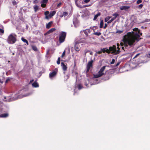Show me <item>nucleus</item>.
Listing matches in <instances>:
<instances>
[{"label": "nucleus", "instance_id": "ea45409f", "mask_svg": "<svg viewBox=\"0 0 150 150\" xmlns=\"http://www.w3.org/2000/svg\"><path fill=\"white\" fill-rule=\"evenodd\" d=\"M102 53V51H101H101L96 52V53H98V54H101Z\"/></svg>", "mask_w": 150, "mask_h": 150}, {"label": "nucleus", "instance_id": "a878e982", "mask_svg": "<svg viewBox=\"0 0 150 150\" xmlns=\"http://www.w3.org/2000/svg\"><path fill=\"white\" fill-rule=\"evenodd\" d=\"M88 52H90V54L91 55H92L93 54V53L92 52H90L89 50H87L85 51V56L86 55V53H87Z\"/></svg>", "mask_w": 150, "mask_h": 150}, {"label": "nucleus", "instance_id": "dca6fc26", "mask_svg": "<svg viewBox=\"0 0 150 150\" xmlns=\"http://www.w3.org/2000/svg\"><path fill=\"white\" fill-rule=\"evenodd\" d=\"M52 23V21H50L46 25V28L47 29H49L50 28L51 26Z\"/></svg>", "mask_w": 150, "mask_h": 150}, {"label": "nucleus", "instance_id": "39448f33", "mask_svg": "<svg viewBox=\"0 0 150 150\" xmlns=\"http://www.w3.org/2000/svg\"><path fill=\"white\" fill-rule=\"evenodd\" d=\"M66 36V33L65 32H62L59 35V40L60 43L63 42L65 39Z\"/></svg>", "mask_w": 150, "mask_h": 150}, {"label": "nucleus", "instance_id": "8fccbe9b", "mask_svg": "<svg viewBox=\"0 0 150 150\" xmlns=\"http://www.w3.org/2000/svg\"><path fill=\"white\" fill-rule=\"evenodd\" d=\"M148 57H150V53L149 54V55L148 56Z\"/></svg>", "mask_w": 150, "mask_h": 150}, {"label": "nucleus", "instance_id": "4468645a", "mask_svg": "<svg viewBox=\"0 0 150 150\" xmlns=\"http://www.w3.org/2000/svg\"><path fill=\"white\" fill-rule=\"evenodd\" d=\"M61 66L62 67V69L64 71H65L67 70V67L66 66L63 62H61Z\"/></svg>", "mask_w": 150, "mask_h": 150}, {"label": "nucleus", "instance_id": "a211bd4d", "mask_svg": "<svg viewBox=\"0 0 150 150\" xmlns=\"http://www.w3.org/2000/svg\"><path fill=\"white\" fill-rule=\"evenodd\" d=\"M32 86L35 88L38 87H39L38 84L37 82L36 81H35L32 84Z\"/></svg>", "mask_w": 150, "mask_h": 150}, {"label": "nucleus", "instance_id": "49530a36", "mask_svg": "<svg viewBox=\"0 0 150 150\" xmlns=\"http://www.w3.org/2000/svg\"><path fill=\"white\" fill-rule=\"evenodd\" d=\"M60 61L57 60V64H60Z\"/></svg>", "mask_w": 150, "mask_h": 150}, {"label": "nucleus", "instance_id": "5701e85b", "mask_svg": "<svg viewBox=\"0 0 150 150\" xmlns=\"http://www.w3.org/2000/svg\"><path fill=\"white\" fill-rule=\"evenodd\" d=\"M103 20H101L100 22V28H101L103 27Z\"/></svg>", "mask_w": 150, "mask_h": 150}, {"label": "nucleus", "instance_id": "603ef678", "mask_svg": "<svg viewBox=\"0 0 150 150\" xmlns=\"http://www.w3.org/2000/svg\"><path fill=\"white\" fill-rule=\"evenodd\" d=\"M75 92H74V95L75 94Z\"/></svg>", "mask_w": 150, "mask_h": 150}, {"label": "nucleus", "instance_id": "bb28decb", "mask_svg": "<svg viewBox=\"0 0 150 150\" xmlns=\"http://www.w3.org/2000/svg\"><path fill=\"white\" fill-rule=\"evenodd\" d=\"M78 88L79 90H80L82 88L83 86L81 84H79L78 85Z\"/></svg>", "mask_w": 150, "mask_h": 150}, {"label": "nucleus", "instance_id": "09e8293b", "mask_svg": "<svg viewBox=\"0 0 150 150\" xmlns=\"http://www.w3.org/2000/svg\"><path fill=\"white\" fill-rule=\"evenodd\" d=\"M60 57H59L58 58V61H60Z\"/></svg>", "mask_w": 150, "mask_h": 150}, {"label": "nucleus", "instance_id": "c85d7f7f", "mask_svg": "<svg viewBox=\"0 0 150 150\" xmlns=\"http://www.w3.org/2000/svg\"><path fill=\"white\" fill-rule=\"evenodd\" d=\"M4 30L0 28V35H2L4 33Z\"/></svg>", "mask_w": 150, "mask_h": 150}, {"label": "nucleus", "instance_id": "c03bdc74", "mask_svg": "<svg viewBox=\"0 0 150 150\" xmlns=\"http://www.w3.org/2000/svg\"><path fill=\"white\" fill-rule=\"evenodd\" d=\"M139 54H137L134 57V58H136L137 57L138 55H139Z\"/></svg>", "mask_w": 150, "mask_h": 150}, {"label": "nucleus", "instance_id": "9b49d317", "mask_svg": "<svg viewBox=\"0 0 150 150\" xmlns=\"http://www.w3.org/2000/svg\"><path fill=\"white\" fill-rule=\"evenodd\" d=\"M130 8V6H121L120 7V9L121 10H124L125 11H127Z\"/></svg>", "mask_w": 150, "mask_h": 150}, {"label": "nucleus", "instance_id": "f3484780", "mask_svg": "<svg viewBox=\"0 0 150 150\" xmlns=\"http://www.w3.org/2000/svg\"><path fill=\"white\" fill-rule=\"evenodd\" d=\"M8 114L7 113H3L0 115V117H6L8 116Z\"/></svg>", "mask_w": 150, "mask_h": 150}, {"label": "nucleus", "instance_id": "72a5a7b5", "mask_svg": "<svg viewBox=\"0 0 150 150\" xmlns=\"http://www.w3.org/2000/svg\"><path fill=\"white\" fill-rule=\"evenodd\" d=\"M87 31L89 32V31L88 30H85L84 32V33L86 35H88V33H87Z\"/></svg>", "mask_w": 150, "mask_h": 150}, {"label": "nucleus", "instance_id": "e433bc0d", "mask_svg": "<svg viewBox=\"0 0 150 150\" xmlns=\"http://www.w3.org/2000/svg\"><path fill=\"white\" fill-rule=\"evenodd\" d=\"M115 60L114 59H112V61L110 62L111 64H113L115 63Z\"/></svg>", "mask_w": 150, "mask_h": 150}, {"label": "nucleus", "instance_id": "423d86ee", "mask_svg": "<svg viewBox=\"0 0 150 150\" xmlns=\"http://www.w3.org/2000/svg\"><path fill=\"white\" fill-rule=\"evenodd\" d=\"M93 62V60H92L88 62L87 65V72H88L91 68L92 67V64Z\"/></svg>", "mask_w": 150, "mask_h": 150}, {"label": "nucleus", "instance_id": "f8f14e48", "mask_svg": "<svg viewBox=\"0 0 150 150\" xmlns=\"http://www.w3.org/2000/svg\"><path fill=\"white\" fill-rule=\"evenodd\" d=\"M56 30V29L55 28H52L51 29H50V30H49L46 33H45L44 35H46L47 34H50L53 31H54Z\"/></svg>", "mask_w": 150, "mask_h": 150}, {"label": "nucleus", "instance_id": "3c124183", "mask_svg": "<svg viewBox=\"0 0 150 150\" xmlns=\"http://www.w3.org/2000/svg\"><path fill=\"white\" fill-rule=\"evenodd\" d=\"M95 56H97V54H95Z\"/></svg>", "mask_w": 150, "mask_h": 150}, {"label": "nucleus", "instance_id": "6ab92c4d", "mask_svg": "<svg viewBox=\"0 0 150 150\" xmlns=\"http://www.w3.org/2000/svg\"><path fill=\"white\" fill-rule=\"evenodd\" d=\"M100 13H98L97 14L95 15L94 18L93 19V20L94 21H95L96 20L97 18L100 16Z\"/></svg>", "mask_w": 150, "mask_h": 150}, {"label": "nucleus", "instance_id": "aec40b11", "mask_svg": "<svg viewBox=\"0 0 150 150\" xmlns=\"http://www.w3.org/2000/svg\"><path fill=\"white\" fill-rule=\"evenodd\" d=\"M21 40L23 42H24L26 43L27 44V45H28L29 44H28V42L25 39L23 38H22Z\"/></svg>", "mask_w": 150, "mask_h": 150}, {"label": "nucleus", "instance_id": "58836bf2", "mask_svg": "<svg viewBox=\"0 0 150 150\" xmlns=\"http://www.w3.org/2000/svg\"><path fill=\"white\" fill-rule=\"evenodd\" d=\"M62 4V3L61 2L59 3L57 5V7H60Z\"/></svg>", "mask_w": 150, "mask_h": 150}, {"label": "nucleus", "instance_id": "393cba45", "mask_svg": "<svg viewBox=\"0 0 150 150\" xmlns=\"http://www.w3.org/2000/svg\"><path fill=\"white\" fill-rule=\"evenodd\" d=\"M111 18V17H109V16H108V17H106L105 19V22H107L110 19V18Z\"/></svg>", "mask_w": 150, "mask_h": 150}, {"label": "nucleus", "instance_id": "7c9ffc66", "mask_svg": "<svg viewBox=\"0 0 150 150\" xmlns=\"http://www.w3.org/2000/svg\"><path fill=\"white\" fill-rule=\"evenodd\" d=\"M46 4L44 3H41V6L43 8H44L45 7Z\"/></svg>", "mask_w": 150, "mask_h": 150}, {"label": "nucleus", "instance_id": "cd10ccee", "mask_svg": "<svg viewBox=\"0 0 150 150\" xmlns=\"http://www.w3.org/2000/svg\"><path fill=\"white\" fill-rule=\"evenodd\" d=\"M50 14L49 12L48 11H46L45 12V17L48 16Z\"/></svg>", "mask_w": 150, "mask_h": 150}, {"label": "nucleus", "instance_id": "473e14b6", "mask_svg": "<svg viewBox=\"0 0 150 150\" xmlns=\"http://www.w3.org/2000/svg\"><path fill=\"white\" fill-rule=\"evenodd\" d=\"M123 32L122 31L118 30L116 31V33H121Z\"/></svg>", "mask_w": 150, "mask_h": 150}, {"label": "nucleus", "instance_id": "9d476101", "mask_svg": "<svg viewBox=\"0 0 150 150\" xmlns=\"http://www.w3.org/2000/svg\"><path fill=\"white\" fill-rule=\"evenodd\" d=\"M73 23L74 26L76 28L79 25V21L77 18H75L73 20Z\"/></svg>", "mask_w": 150, "mask_h": 150}, {"label": "nucleus", "instance_id": "864d4df0", "mask_svg": "<svg viewBox=\"0 0 150 150\" xmlns=\"http://www.w3.org/2000/svg\"><path fill=\"white\" fill-rule=\"evenodd\" d=\"M34 2L35 3V1H34Z\"/></svg>", "mask_w": 150, "mask_h": 150}, {"label": "nucleus", "instance_id": "f257e3e1", "mask_svg": "<svg viewBox=\"0 0 150 150\" xmlns=\"http://www.w3.org/2000/svg\"><path fill=\"white\" fill-rule=\"evenodd\" d=\"M133 30L134 31L128 33L124 36L123 39L124 43L121 42L120 45L119 43L117 44V50L116 46L114 45L112 47H110L109 49L107 48L102 49L101 50L102 52L104 53L106 52L109 53L111 51V53L117 54L120 52V47L123 51H125V50L129 47L134 46L135 44V41H139V38L140 36L142 35V33H140V30L137 28L133 29Z\"/></svg>", "mask_w": 150, "mask_h": 150}, {"label": "nucleus", "instance_id": "2eb2a0df", "mask_svg": "<svg viewBox=\"0 0 150 150\" xmlns=\"http://www.w3.org/2000/svg\"><path fill=\"white\" fill-rule=\"evenodd\" d=\"M56 74V72L55 71H54L50 73L49 74V77L50 78H52Z\"/></svg>", "mask_w": 150, "mask_h": 150}, {"label": "nucleus", "instance_id": "7ed1b4c3", "mask_svg": "<svg viewBox=\"0 0 150 150\" xmlns=\"http://www.w3.org/2000/svg\"><path fill=\"white\" fill-rule=\"evenodd\" d=\"M33 93V92H31L27 94L23 95V96L20 95L17 96L18 95L17 94H16L15 95L16 96L14 97H13V98H10V97H4V98L5 99L7 98V99L5 100V101L6 102H10V101H12L13 100H16L18 98H23V97L29 96L31 95Z\"/></svg>", "mask_w": 150, "mask_h": 150}, {"label": "nucleus", "instance_id": "ddd939ff", "mask_svg": "<svg viewBox=\"0 0 150 150\" xmlns=\"http://www.w3.org/2000/svg\"><path fill=\"white\" fill-rule=\"evenodd\" d=\"M74 48L76 51H79L80 49V47L78 44L76 43L75 45Z\"/></svg>", "mask_w": 150, "mask_h": 150}, {"label": "nucleus", "instance_id": "a18cd8bd", "mask_svg": "<svg viewBox=\"0 0 150 150\" xmlns=\"http://www.w3.org/2000/svg\"><path fill=\"white\" fill-rule=\"evenodd\" d=\"M120 62H118V63H117V64H116V66L117 67L118 65H119L120 64Z\"/></svg>", "mask_w": 150, "mask_h": 150}, {"label": "nucleus", "instance_id": "412c9836", "mask_svg": "<svg viewBox=\"0 0 150 150\" xmlns=\"http://www.w3.org/2000/svg\"><path fill=\"white\" fill-rule=\"evenodd\" d=\"M34 11L35 12H36L39 9V7L38 6H35L34 7Z\"/></svg>", "mask_w": 150, "mask_h": 150}, {"label": "nucleus", "instance_id": "c756f323", "mask_svg": "<svg viewBox=\"0 0 150 150\" xmlns=\"http://www.w3.org/2000/svg\"><path fill=\"white\" fill-rule=\"evenodd\" d=\"M48 0H42L41 2V3H44L45 4H47Z\"/></svg>", "mask_w": 150, "mask_h": 150}, {"label": "nucleus", "instance_id": "37998d69", "mask_svg": "<svg viewBox=\"0 0 150 150\" xmlns=\"http://www.w3.org/2000/svg\"><path fill=\"white\" fill-rule=\"evenodd\" d=\"M107 24L106 23H105V26L104 27V28H105V29L107 27Z\"/></svg>", "mask_w": 150, "mask_h": 150}, {"label": "nucleus", "instance_id": "f03ea898", "mask_svg": "<svg viewBox=\"0 0 150 150\" xmlns=\"http://www.w3.org/2000/svg\"><path fill=\"white\" fill-rule=\"evenodd\" d=\"M106 67V66H105L103 67L100 68L97 74L94 75L93 78V80L94 82L93 83H90L91 86L92 85L96 84L99 83V81L96 78L100 77L105 74L106 72H105V70Z\"/></svg>", "mask_w": 150, "mask_h": 150}, {"label": "nucleus", "instance_id": "20e7f679", "mask_svg": "<svg viewBox=\"0 0 150 150\" xmlns=\"http://www.w3.org/2000/svg\"><path fill=\"white\" fill-rule=\"evenodd\" d=\"M16 40V35L14 34H11L8 36L7 41L10 44L14 43Z\"/></svg>", "mask_w": 150, "mask_h": 150}, {"label": "nucleus", "instance_id": "2f4dec72", "mask_svg": "<svg viewBox=\"0 0 150 150\" xmlns=\"http://www.w3.org/2000/svg\"><path fill=\"white\" fill-rule=\"evenodd\" d=\"M33 49L35 51H37L38 50V49L35 46H33L32 47Z\"/></svg>", "mask_w": 150, "mask_h": 150}, {"label": "nucleus", "instance_id": "de8ad7c7", "mask_svg": "<svg viewBox=\"0 0 150 150\" xmlns=\"http://www.w3.org/2000/svg\"><path fill=\"white\" fill-rule=\"evenodd\" d=\"M9 80H10L9 79H6V83L7 82H8V81Z\"/></svg>", "mask_w": 150, "mask_h": 150}, {"label": "nucleus", "instance_id": "4c0bfd02", "mask_svg": "<svg viewBox=\"0 0 150 150\" xmlns=\"http://www.w3.org/2000/svg\"><path fill=\"white\" fill-rule=\"evenodd\" d=\"M12 3L13 5H15L16 4H17V3L15 1H13Z\"/></svg>", "mask_w": 150, "mask_h": 150}, {"label": "nucleus", "instance_id": "a19ab883", "mask_svg": "<svg viewBox=\"0 0 150 150\" xmlns=\"http://www.w3.org/2000/svg\"><path fill=\"white\" fill-rule=\"evenodd\" d=\"M143 5L142 4H141L139 5V8H141L143 7Z\"/></svg>", "mask_w": 150, "mask_h": 150}, {"label": "nucleus", "instance_id": "4be33fe9", "mask_svg": "<svg viewBox=\"0 0 150 150\" xmlns=\"http://www.w3.org/2000/svg\"><path fill=\"white\" fill-rule=\"evenodd\" d=\"M101 34V33L100 32H96L95 33H93V34L94 35H96L97 36H100V35Z\"/></svg>", "mask_w": 150, "mask_h": 150}, {"label": "nucleus", "instance_id": "0eeeda50", "mask_svg": "<svg viewBox=\"0 0 150 150\" xmlns=\"http://www.w3.org/2000/svg\"><path fill=\"white\" fill-rule=\"evenodd\" d=\"M58 14L59 15V16L61 18H62L63 17H65L67 16L68 14V13L66 11L64 12H62L61 11H59L58 13Z\"/></svg>", "mask_w": 150, "mask_h": 150}, {"label": "nucleus", "instance_id": "1a4fd4ad", "mask_svg": "<svg viewBox=\"0 0 150 150\" xmlns=\"http://www.w3.org/2000/svg\"><path fill=\"white\" fill-rule=\"evenodd\" d=\"M56 11H53L50 12V14L48 16L45 17V18L48 19L54 16L56 13Z\"/></svg>", "mask_w": 150, "mask_h": 150}, {"label": "nucleus", "instance_id": "f704fd0d", "mask_svg": "<svg viewBox=\"0 0 150 150\" xmlns=\"http://www.w3.org/2000/svg\"><path fill=\"white\" fill-rule=\"evenodd\" d=\"M142 0H138L137 1V4H139L140 3H141L142 2Z\"/></svg>", "mask_w": 150, "mask_h": 150}, {"label": "nucleus", "instance_id": "b1692460", "mask_svg": "<svg viewBox=\"0 0 150 150\" xmlns=\"http://www.w3.org/2000/svg\"><path fill=\"white\" fill-rule=\"evenodd\" d=\"M89 80L88 79H87L86 81V82L85 83V85L87 87H88V86H87L88 84L89 83Z\"/></svg>", "mask_w": 150, "mask_h": 150}, {"label": "nucleus", "instance_id": "c9c22d12", "mask_svg": "<svg viewBox=\"0 0 150 150\" xmlns=\"http://www.w3.org/2000/svg\"><path fill=\"white\" fill-rule=\"evenodd\" d=\"M65 51H64V52H63L61 56L62 57H63L65 55Z\"/></svg>", "mask_w": 150, "mask_h": 150}, {"label": "nucleus", "instance_id": "6e6552de", "mask_svg": "<svg viewBox=\"0 0 150 150\" xmlns=\"http://www.w3.org/2000/svg\"><path fill=\"white\" fill-rule=\"evenodd\" d=\"M112 16L114 17L112 18L111 20L108 21L107 23L108 24L111 23L112 21L115 19L117 17L119 16V14L117 13H115L112 15Z\"/></svg>", "mask_w": 150, "mask_h": 150}, {"label": "nucleus", "instance_id": "79ce46f5", "mask_svg": "<svg viewBox=\"0 0 150 150\" xmlns=\"http://www.w3.org/2000/svg\"><path fill=\"white\" fill-rule=\"evenodd\" d=\"M90 0H84V2L85 3H87Z\"/></svg>", "mask_w": 150, "mask_h": 150}]
</instances>
